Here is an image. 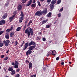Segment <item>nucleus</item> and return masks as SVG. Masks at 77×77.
Segmentation results:
<instances>
[{
	"label": "nucleus",
	"instance_id": "1",
	"mask_svg": "<svg viewBox=\"0 0 77 77\" xmlns=\"http://www.w3.org/2000/svg\"><path fill=\"white\" fill-rule=\"evenodd\" d=\"M36 45V44L33 41H31L30 42L29 44L28 42H27L24 45V47L23 48V50H25L27 49L28 47V46H30L29 47L28 49L31 51L33 50L36 47V46H35Z\"/></svg>",
	"mask_w": 77,
	"mask_h": 77
},
{
	"label": "nucleus",
	"instance_id": "2",
	"mask_svg": "<svg viewBox=\"0 0 77 77\" xmlns=\"http://www.w3.org/2000/svg\"><path fill=\"white\" fill-rule=\"evenodd\" d=\"M25 33L26 34H27L28 37L29 38L30 35L33 36V29L30 28V27L28 28L25 31Z\"/></svg>",
	"mask_w": 77,
	"mask_h": 77
},
{
	"label": "nucleus",
	"instance_id": "3",
	"mask_svg": "<svg viewBox=\"0 0 77 77\" xmlns=\"http://www.w3.org/2000/svg\"><path fill=\"white\" fill-rule=\"evenodd\" d=\"M56 3V0H53L51 2V3L49 5L51 10H53L54 7V4Z\"/></svg>",
	"mask_w": 77,
	"mask_h": 77
},
{
	"label": "nucleus",
	"instance_id": "4",
	"mask_svg": "<svg viewBox=\"0 0 77 77\" xmlns=\"http://www.w3.org/2000/svg\"><path fill=\"white\" fill-rule=\"evenodd\" d=\"M3 42L5 44V45L6 47H8L10 43V41L9 40H7L6 41L4 40L3 41Z\"/></svg>",
	"mask_w": 77,
	"mask_h": 77
},
{
	"label": "nucleus",
	"instance_id": "5",
	"mask_svg": "<svg viewBox=\"0 0 77 77\" xmlns=\"http://www.w3.org/2000/svg\"><path fill=\"white\" fill-rule=\"evenodd\" d=\"M42 12L41 11H36L35 14V15L38 16H41L42 15Z\"/></svg>",
	"mask_w": 77,
	"mask_h": 77
},
{
	"label": "nucleus",
	"instance_id": "6",
	"mask_svg": "<svg viewBox=\"0 0 77 77\" xmlns=\"http://www.w3.org/2000/svg\"><path fill=\"white\" fill-rule=\"evenodd\" d=\"M32 53V51L29 50L27 51L26 52V54L27 56H28L29 54H31Z\"/></svg>",
	"mask_w": 77,
	"mask_h": 77
},
{
	"label": "nucleus",
	"instance_id": "7",
	"mask_svg": "<svg viewBox=\"0 0 77 77\" xmlns=\"http://www.w3.org/2000/svg\"><path fill=\"white\" fill-rule=\"evenodd\" d=\"M48 21V19H46V20H43L41 22V23L42 24H45V23H47V22Z\"/></svg>",
	"mask_w": 77,
	"mask_h": 77
},
{
	"label": "nucleus",
	"instance_id": "8",
	"mask_svg": "<svg viewBox=\"0 0 77 77\" xmlns=\"http://www.w3.org/2000/svg\"><path fill=\"white\" fill-rule=\"evenodd\" d=\"M42 14H46L47 13V9L45 8L44 10L42 11Z\"/></svg>",
	"mask_w": 77,
	"mask_h": 77
},
{
	"label": "nucleus",
	"instance_id": "9",
	"mask_svg": "<svg viewBox=\"0 0 77 77\" xmlns=\"http://www.w3.org/2000/svg\"><path fill=\"white\" fill-rule=\"evenodd\" d=\"M5 20H2L0 21V25L2 26V25H3V24H5Z\"/></svg>",
	"mask_w": 77,
	"mask_h": 77
},
{
	"label": "nucleus",
	"instance_id": "10",
	"mask_svg": "<svg viewBox=\"0 0 77 77\" xmlns=\"http://www.w3.org/2000/svg\"><path fill=\"white\" fill-rule=\"evenodd\" d=\"M32 0H30L28 2V3L26 4V6H29L32 4Z\"/></svg>",
	"mask_w": 77,
	"mask_h": 77
},
{
	"label": "nucleus",
	"instance_id": "11",
	"mask_svg": "<svg viewBox=\"0 0 77 77\" xmlns=\"http://www.w3.org/2000/svg\"><path fill=\"white\" fill-rule=\"evenodd\" d=\"M7 17H8V14L5 13L2 16V18L3 19H5L7 18Z\"/></svg>",
	"mask_w": 77,
	"mask_h": 77
},
{
	"label": "nucleus",
	"instance_id": "12",
	"mask_svg": "<svg viewBox=\"0 0 77 77\" xmlns=\"http://www.w3.org/2000/svg\"><path fill=\"white\" fill-rule=\"evenodd\" d=\"M24 19V17H21L19 18V23H22V21H23V20Z\"/></svg>",
	"mask_w": 77,
	"mask_h": 77
},
{
	"label": "nucleus",
	"instance_id": "13",
	"mask_svg": "<svg viewBox=\"0 0 77 77\" xmlns=\"http://www.w3.org/2000/svg\"><path fill=\"white\" fill-rule=\"evenodd\" d=\"M8 70L9 71H13V67H10L8 68Z\"/></svg>",
	"mask_w": 77,
	"mask_h": 77
},
{
	"label": "nucleus",
	"instance_id": "14",
	"mask_svg": "<svg viewBox=\"0 0 77 77\" xmlns=\"http://www.w3.org/2000/svg\"><path fill=\"white\" fill-rule=\"evenodd\" d=\"M21 8H22V6H21V5H19L17 7V9L18 11L20 10H21Z\"/></svg>",
	"mask_w": 77,
	"mask_h": 77
},
{
	"label": "nucleus",
	"instance_id": "15",
	"mask_svg": "<svg viewBox=\"0 0 77 77\" xmlns=\"http://www.w3.org/2000/svg\"><path fill=\"white\" fill-rule=\"evenodd\" d=\"M29 69H30V68L32 67V63L31 62L29 63Z\"/></svg>",
	"mask_w": 77,
	"mask_h": 77
},
{
	"label": "nucleus",
	"instance_id": "16",
	"mask_svg": "<svg viewBox=\"0 0 77 77\" xmlns=\"http://www.w3.org/2000/svg\"><path fill=\"white\" fill-rule=\"evenodd\" d=\"M10 37L12 38L13 36V35H14V32H11L10 33Z\"/></svg>",
	"mask_w": 77,
	"mask_h": 77
},
{
	"label": "nucleus",
	"instance_id": "17",
	"mask_svg": "<svg viewBox=\"0 0 77 77\" xmlns=\"http://www.w3.org/2000/svg\"><path fill=\"white\" fill-rule=\"evenodd\" d=\"M5 37L6 39H9V35L7 34V35H5Z\"/></svg>",
	"mask_w": 77,
	"mask_h": 77
},
{
	"label": "nucleus",
	"instance_id": "18",
	"mask_svg": "<svg viewBox=\"0 0 77 77\" xmlns=\"http://www.w3.org/2000/svg\"><path fill=\"white\" fill-rule=\"evenodd\" d=\"M14 17H15L12 15L11 17H9V20H13V19L14 18Z\"/></svg>",
	"mask_w": 77,
	"mask_h": 77
},
{
	"label": "nucleus",
	"instance_id": "19",
	"mask_svg": "<svg viewBox=\"0 0 77 77\" xmlns=\"http://www.w3.org/2000/svg\"><path fill=\"white\" fill-rule=\"evenodd\" d=\"M11 71V75H14L15 74V70H13Z\"/></svg>",
	"mask_w": 77,
	"mask_h": 77
},
{
	"label": "nucleus",
	"instance_id": "20",
	"mask_svg": "<svg viewBox=\"0 0 77 77\" xmlns=\"http://www.w3.org/2000/svg\"><path fill=\"white\" fill-rule=\"evenodd\" d=\"M20 16V17H22L24 18V14H23V11L21 12Z\"/></svg>",
	"mask_w": 77,
	"mask_h": 77
},
{
	"label": "nucleus",
	"instance_id": "21",
	"mask_svg": "<svg viewBox=\"0 0 77 77\" xmlns=\"http://www.w3.org/2000/svg\"><path fill=\"white\" fill-rule=\"evenodd\" d=\"M52 52L53 54H52V55H53V56H55L56 55V54H54V53H56V51H52Z\"/></svg>",
	"mask_w": 77,
	"mask_h": 77
},
{
	"label": "nucleus",
	"instance_id": "22",
	"mask_svg": "<svg viewBox=\"0 0 77 77\" xmlns=\"http://www.w3.org/2000/svg\"><path fill=\"white\" fill-rule=\"evenodd\" d=\"M51 13L49 12L48 14H47L48 17H51Z\"/></svg>",
	"mask_w": 77,
	"mask_h": 77
},
{
	"label": "nucleus",
	"instance_id": "23",
	"mask_svg": "<svg viewBox=\"0 0 77 77\" xmlns=\"http://www.w3.org/2000/svg\"><path fill=\"white\" fill-rule=\"evenodd\" d=\"M17 11H14V14L13 15V16H14V17H15V15H17Z\"/></svg>",
	"mask_w": 77,
	"mask_h": 77
},
{
	"label": "nucleus",
	"instance_id": "24",
	"mask_svg": "<svg viewBox=\"0 0 77 77\" xmlns=\"http://www.w3.org/2000/svg\"><path fill=\"white\" fill-rule=\"evenodd\" d=\"M31 7H33V8H35L36 7V4H32L31 5Z\"/></svg>",
	"mask_w": 77,
	"mask_h": 77
},
{
	"label": "nucleus",
	"instance_id": "25",
	"mask_svg": "<svg viewBox=\"0 0 77 77\" xmlns=\"http://www.w3.org/2000/svg\"><path fill=\"white\" fill-rule=\"evenodd\" d=\"M15 65H19V63L17 60L15 61Z\"/></svg>",
	"mask_w": 77,
	"mask_h": 77
},
{
	"label": "nucleus",
	"instance_id": "26",
	"mask_svg": "<svg viewBox=\"0 0 77 77\" xmlns=\"http://www.w3.org/2000/svg\"><path fill=\"white\" fill-rule=\"evenodd\" d=\"M61 0H58L57 2V5L60 4V3H61Z\"/></svg>",
	"mask_w": 77,
	"mask_h": 77
},
{
	"label": "nucleus",
	"instance_id": "27",
	"mask_svg": "<svg viewBox=\"0 0 77 77\" xmlns=\"http://www.w3.org/2000/svg\"><path fill=\"white\" fill-rule=\"evenodd\" d=\"M37 3L38 4V5L39 6H41V3H40V2L39 1H37Z\"/></svg>",
	"mask_w": 77,
	"mask_h": 77
},
{
	"label": "nucleus",
	"instance_id": "28",
	"mask_svg": "<svg viewBox=\"0 0 77 77\" xmlns=\"http://www.w3.org/2000/svg\"><path fill=\"white\" fill-rule=\"evenodd\" d=\"M21 29V28L20 27H18L17 29H16V31H20V29Z\"/></svg>",
	"mask_w": 77,
	"mask_h": 77
},
{
	"label": "nucleus",
	"instance_id": "29",
	"mask_svg": "<svg viewBox=\"0 0 77 77\" xmlns=\"http://www.w3.org/2000/svg\"><path fill=\"white\" fill-rule=\"evenodd\" d=\"M50 27V26L49 25H47L46 26V28H47L48 29Z\"/></svg>",
	"mask_w": 77,
	"mask_h": 77
},
{
	"label": "nucleus",
	"instance_id": "30",
	"mask_svg": "<svg viewBox=\"0 0 77 77\" xmlns=\"http://www.w3.org/2000/svg\"><path fill=\"white\" fill-rule=\"evenodd\" d=\"M20 70V68H17L16 70V72H19Z\"/></svg>",
	"mask_w": 77,
	"mask_h": 77
},
{
	"label": "nucleus",
	"instance_id": "31",
	"mask_svg": "<svg viewBox=\"0 0 77 77\" xmlns=\"http://www.w3.org/2000/svg\"><path fill=\"white\" fill-rule=\"evenodd\" d=\"M5 32V31H2L0 32V35H2L3 33Z\"/></svg>",
	"mask_w": 77,
	"mask_h": 77
},
{
	"label": "nucleus",
	"instance_id": "32",
	"mask_svg": "<svg viewBox=\"0 0 77 77\" xmlns=\"http://www.w3.org/2000/svg\"><path fill=\"white\" fill-rule=\"evenodd\" d=\"M3 46V43H0V47H2Z\"/></svg>",
	"mask_w": 77,
	"mask_h": 77
},
{
	"label": "nucleus",
	"instance_id": "33",
	"mask_svg": "<svg viewBox=\"0 0 77 77\" xmlns=\"http://www.w3.org/2000/svg\"><path fill=\"white\" fill-rule=\"evenodd\" d=\"M10 31H11V29H7L6 30V32H10Z\"/></svg>",
	"mask_w": 77,
	"mask_h": 77
},
{
	"label": "nucleus",
	"instance_id": "34",
	"mask_svg": "<svg viewBox=\"0 0 77 77\" xmlns=\"http://www.w3.org/2000/svg\"><path fill=\"white\" fill-rule=\"evenodd\" d=\"M22 3H25L27 0H22Z\"/></svg>",
	"mask_w": 77,
	"mask_h": 77
},
{
	"label": "nucleus",
	"instance_id": "35",
	"mask_svg": "<svg viewBox=\"0 0 77 77\" xmlns=\"http://www.w3.org/2000/svg\"><path fill=\"white\" fill-rule=\"evenodd\" d=\"M14 68H18V65H15L14 66Z\"/></svg>",
	"mask_w": 77,
	"mask_h": 77
},
{
	"label": "nucleus",
	"instance_id": "36",
	"mask_svg": "<svg viewBox=\"0 0 77 77\" xmlns=\"http://www.w3.org/2000/svg\"><path fill=\"white\" fill-rule=\"evenodd\" d=\"M25 62L26 63H29V61L28 60H26Z\"/></svg>",
	"mask_w": 77,
	"mask_h": 77
},
{
	"label": "nucleus",
	"instance_id": "37",
	"mask_svg": "<svg viewBox=\"0 0 77 77\" xmlns=\"http://www.w3.org/2000/svg\"><path fill=\"white\" fill-rule=\"evenodd\" d=\"M15 77H20V74H17L15 76Z\"/></svg>",
	"mask_w": 77,
	"mask_h": 77
},
{
	"label": "nucleus",
	"instance_id": "38",
	"mask_svg": "<svg viewBox=\"0 0 77 77\" xmlns=\"http://www.w3.org/2000/svg\"><path fill=\"white\" fill-rule=\"evenodd\" d=\"M63 8L62 7L61 9H60V10L59 11L60 12H62L63 11Z\"/></svg>",
	"mask_w": 77,
	"mask_h": 77
},
{
	"label": "nucleus",
	"instance_id": "39",
	"mask_svg": "<svg viewBox=\"0 0 77 77\" xmlns=\"http://www.w3.org/2000/svg\"><path fill=\"white\" fill-rule=\"evenodd\" d=\"M8 59V57H6L5 59V60H7Z\"/></svg>",
	"mask_w": 77,
	"mask_h": 77
},
{
	"label": "nucleus",
	"instance_id": "40",
	"mask_svg": "<svg viewBox=\"0 0 77 77\" xmlns=\"http://www.w3.org/2000/svg\"><path fill=\"white\" fill-rule=\"evenodd\" d=\"M42 40L43 41H46V38H42Z\"/></svg>",
	"mask_w": 77,
	"mask_h": 77
},
{
	"label": "nucleus",
	"instance_id": "41",
	"mask_svg": "<svg viewBox=\"0 0 77 77\" xmlns=\"http://www.w3.org/2000/svg\"><path fill=\"white\" fill-rule=\"evenodd\" d=\"M5 57V55H2L1 56V58H4Z\"/></svg>",
	"mask_w": 77,
	"mask_h": 77
},
{
	"label": "nucleus",
	"instance_id": "42",
	"mask_svg": "<svg viewBox=\"0 0 77 77\" xmlns=\"http://www.w3.org/2000/svg\"><path fill=\"white\" fill-rule=\"evenodd\" d=\"M43 70L44 71H46L47 70V68L45 67H44L43 68Z\"/></svg>",
	"mask_w": 77,
	"mask_h": 77
},
{
	"label": "nucleus",
	"instance_id": "43",
	"mask_svg": "<svg viewBox=\"0 0 77 77\" xmlns=\"http://www.w3.org/2000/svg\"><path fill=\"white\" fill-rule=\"evenodd\" d=\"M13 29H14V27L13 26H11V29H10L11 30H12Z\"/></svg>",
	"mask_w": 77,
	"mask_h": 77
},
{
	"label": "nucleus",
	"instance_id": "44",
	"mask_svg": "<svg viewBox=\"0 0 77 77\" xmlns=\"http://www.w3.org/2000/svg\"><path fill=\"white\" fill-rule=\"evenodd\" d=\"M58 17H61V14H60V13H59L58 14Z\"/></svg>",
	"mask_w": 77,
	"mask_h": 77
},
{
	"label": "nucleus",
	"instance_id": "45",
	"mask_svg": "<svg viewBox=\"0 0 77 77\" xmlns=\"http://www.w3.org/2000/svg\"><path fill=\"white\" fill-rule=\"evenodd\" d=\"M15 42L16 45H18V42H17V41H16Z\"/></svg>",
	"mask_w": 77,
	"mask_h": 77
},
{
	"label": "nucleus",
	"instance_id": "46",
	"mask_svg": "<svg viewBox=\"0 0 77 77\" xmlns=\"http://www.w3.org/2000/svg\"><path fill=\"white\" fill-rule=\"evenodd\" d=\"M59 59V57H57L56 58V60H58Z\"/></svg>",
	"mask_w": 77,
	"mask_h": 77
},
{
	"label": "nucleus",
	"instance_id": "47",
	"mask_svg": "<svg viewBox=\"0 0 77 77\" xmlns=\"http://www.w3.org/2000/svg\"><path fill=\"white\" fill-rule=\"evenodd\" d=\"M36 40H37V41H38L39 40V36H38L37 38V39H36Z\"/></svg>",
	"mask_w": 77,
	"mask_h": 77
},
{
	"label": "nucleus",
	"instance_id": "48",
	"mask_svg": "<svg viewBox=\"0 0 77 77\" xmlns=\"http://www.w3.org/2000/svg\"><path fill=\"white\" fill-rule=\"evenodd\" d=\"M51 0H48L47 1V2L48 3H50V2H51Z\"/></svg>",
	"mask_w": 77,
	"mask_h": 77
},
{
	"label": "nucleus",
	"instance_id": "49",
	"mask_svg": "<svg viewBox=\"0 0 77 77\" xmlns=\"http://www.w3.org/2000/svg\"><path fill=\"white\" fill-rule=\"evenodd\" d=\"M61 64L62 65H64V62H62L61 63Z\"/></svg>",
	"mask_w": 77,
	"mask_h": 77
},
{
	"label": "nucleus",
	"instance_id": "50",
	"mask_svg": "<svg viewBox=\"0 0 77 77\" xmlns=\"http://www.w3.org/2000/svg\"><path fill=\"white\" fill-rule=\"evenodd\" d=\"M12 65H13L14 66H15V63H14V62H13L12 63H11Z\"/></svg>",
	"mask_w": 77,
	"mask_h": 77
},
{
	"label": "nucleus",
	"instance_id": "51",
	"mask_svg": "<svg viewBox=\"0 0 77 77\" xmlns=\"http://www.w3.org/2000/svg\"><path fill=\"white\" fill-rule=\"evenodd\" d=\"M23 44H23V43H22V44H21V45L20 46V48L22 47V46H23Z\"/></svg>",
	"mask_w": 77,
	"mask_h": 77
},
{
	"label": "nucleus",
	"instance_id": "52",
	"mask_svg": "<svg viewBox=\"0 0 77 77\" xmlns=\"http://www.w3.org/2000/svg\"><path fill=\"white\" fill-rule=\"evenodd\" d=\"M30 26V23H29L27 24V26Z\"/></svg>",
	"mask_w": 77,
	"mask_h": 77
},
{
	"label": "nucleus",
	"instance_id": "53",
	"mask_svg": "<svg viewBox=\"0 0 77 77\" xmlns=\"http://www.w3.org/2000/svg\"><path fill=\"white\" fill-rule=\"evenodd\" d=\"M29 23L30 24H31V23H32V21L30 20L29 22Z\"/></svg>",
	"mask_w": 77,
	"mask_h": 77
},
{
	"label": "nucleus",
	"instance_id": "54",
	"mask_svg": "<svg viewBox=\"0 0 77 77\" xmlns=\"http://www.w3.org/2000/svg\"><path fill=\"white\" fill-rule=\"evenodd\" d=\"M27 20H26L25 22V24H27Z\"/></svg>",
	"mask_w": 77,
	"mask_h": 77
},
{
	"label": "nucleus",
	"instance_id": "55",
	"mask_svg": "<svg viewBox=\"0 0 77 77\" xmlns=\"http://www.w3.org/2000/svg\"><path fill=\"white\" fill-rule=\"evenodd\" d=\"M39 35H41V34H42V32H39Z\"/></svg>",
	"mask_w": 77,
	"mask_h": 77
},
{
	"label": "nucleus",
	"instance_id": "56",
	"mask_svg": "<svg viewBox=\"0 0 77 77\" xmlns=\"http://www.w3.org/2000/svg\"><path fill=\"white\" fill-rule=\"evenodd\" d=\"M26 27L25 26H24L23 28V30H25V29H26Z\"/></svg>",
	"mask_w": 77,
	"mask_h": 77
},
{
	"label": "nucleus",
	"instance_id": "57",
	"mask_svg": "<svg viewBox=\"0 0 77 77\" xmlns=\"http://www.w3.org/2000/svg\"><path fill=\"white\" fill-rule=\"evenodd\" d=\"M36 75L35 74L33 75V77H36Z\"/></svg>",
	"mask_w": 77,
	"mask_h": 77
},
{
	"label": "nucleus",
	"instance_id": "58",
	"mask_svg": "<svg viewBox=\"0 0 77 77\" xmlns=\"http://www.w3.org/2000/svg\"><path fill=\"white\" fill-rule=\"evenodd\" d=\"M9 50H8L7 51H6V53H9Z\"/></svg>",
	"mask_w": 77,
	"mask_h": 77
},
{
	"label": "nucleus",
	"instance_id": "59",
	"mask_svg": "<svg viewBox=\"0 0 77 77\" xmlns=\"http://www.w3.org/2000/svg\"><path fill=\"white\" fill-rule=\"evenodd\" d=\"M50 56V54H47V57H48V56Z\"/></svg>",
	"mask_w": 77,
	"mask_h": 77
},
{
	"label": "nucleus",
	"instance_id": "60",
	"mask_svg": "<svg viewBox=\"0 0 77 77\" xmlns=\"http://www.w3.org/2000/svg\"><path fill=\"white\" fill-rule=\"evenodd\" d=\"M40 1L42 2H44V0H40Z\"/></svg>",
	"mask_w": 77,
	"mask_h": 77
},
{
	"label": "nucleus",
	"instance_id": "61",
	"mask_svg": "<svg viewBox=\"0 0 77 77\" xmlns=\"http://www.w3.org/2000/svg\"><path fill=\"white\" fill-rule=\"evenodd\" d=\"M23 44H25V42L24 41H23L22 43Z\"/></svg>",
	"mask_w": 77,
	"mask_h": 77
},
{
	"label": "nucleus",
	"instance_id": "62",
	"mask_svg": "<svg viewBox=\"0 0 77 77\" xmlns=\"http://www.w3.org/2000/svg\"><path fill=\"white\" fill-rule=\"evenodd\" d=\"M5 5H5L6 6H8V5L7 4H5Z\"/></svg>",
	"mask_w": 77,
	"mask_h": 77
},
{
	"label": "nucleus",
	"instance_id": "63",
	"mask_svg": "<svg viewBox=\"0 0 77 77\" xmlns=\"http://www.w3.org/2000/svg\"><path fill=\"white\" fill-rule=\"evenodd\" d=\"M46 60H48V58H46Z\"/></svg>",
	"mask_w": 77,
	"mask_h": 77
},
{
	"label": "nucleus",
	"instance_id": "64",
	"mask_svg": "<svg viewBox=\"0 0 77 77\" xmlns=\"http://www.w3.org/2000/svg\"><path fill=\"white\" fill-rule=\"evenodd\" d=\"M69 64H71V62H69Z\"/></svg>",
	"mask_w": 77,
	"mask_h": 77
}]
</instances>
